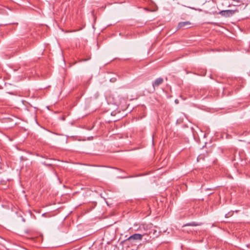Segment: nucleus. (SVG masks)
Listing matches in <instances>:
<instances>
[{
	"label": "nucleus",
	"instance_id": "423d86ee",
	"mask_svg": "<svg viewBox=\"0 0 250 250\" xmlns=\"http://www.w3.org/2000/svg\"><path fill=\"white\" fill-rule=\"evenodd\" d=\"M90 59V58L88 59H83L82 60V61H83V62H84V61H86L87 60H89Z\"/></svg>",
	"mask_w": 250,
	"mask_h": 250
},
{
	"label": "nucleus",
	"instance_id": "f257e3e1",
	"mask_svg": "<svg viewBox=\"0 0 250 250\" xmlns=\"http://www.w3.org/2000/svg\"><path fill=\"white\" fill-rule=\"evenodd\" d=\"M143 236L144 235L141 234L135 233L130 236L126 239L122 241L121 243L126 245L127 247L136 246L142 240Z\"/></svg>",
	"mask_w": 250,
	"mask_h": 250
},
{
	"label": "nucleus",
	"instance_id": "20e7f679",
	"mask_svg": "<svg viewBox=\"0 0 250 250\" xmlns=\"http://www.w3.org/2000/svg\"><path fill=\"white\" fill-rule=\"evenodd\" d=\"M190 22L189 21H183L179 22L178 25L179 28H181L184 27H188L190 25Z\"/></svg>",
	"mask_w": 250,
	"mask_h": 250
},
{
	"label": "nucleus",
	"instance_id": "0eeeda50",
	"mask_svg": "<svg viewBox=\"0 0 250 250\" xmlns=\"http://www.w3.org/2000/svg\"><path fill=\"white\" fill-rule=\"evenodd\" d=\"M155 232H156V230L154 231L153 233H155Z\"/></svg>",
	"mask_w": 250,
	"mask_h": 250
},
{
	"label": "nucleus",
	"instance_id": "39448f33",
	"mask_svg": "<svg viewBox=\"0 0 250 250\" xmlns=\"http://www.w3.org/2000/svg\"><path fill=\"white\" fill-rule=\"evenodd\" d=\"M197 225H198V224H196L195 222H192V223L187 224L185 225L184 226H183V227H186V226H196Z\"/></svg>",
	"mask_w": 250,
	"mask_h": 250
},
{
	"label": "nucleus",
	"instance_id": "f03ea898",
	"mask_svg": "<svg viewBox=\"0 0 250 250\" xmlns=\"http://www.w3.org/2000/svg\"><path fill=\"white\" fill-rule=\"evenodd\" d=\"M237 10H222L219 12V14L221 16L225 17V18H229L232 17Z\"/></svg>",
	"mask_w": 250,
	"mask_h": 250
},
{
	"label": "nucleus",
	"instance_id": "7ed1b4c3",
	"mask_svg": "<svg viewBox=\"0 0 250 250\" xmlns=\"http://www.w3.org/2000/svg\"><path fill=\"white\" fill-rule=\"evenodd\" d=\"M164 82V80L162 78H158L156 79L153 83L152 86L153 88L155 89V87H158L161 84H162Z\"/></svg>",
	"mask_w": 250,
	"mask_h": 250
}]
</instances>
